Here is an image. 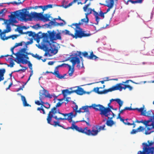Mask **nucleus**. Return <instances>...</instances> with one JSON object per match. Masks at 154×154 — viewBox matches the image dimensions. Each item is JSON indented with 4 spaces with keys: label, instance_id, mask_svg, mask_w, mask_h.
Instances as JSON below:
<instances>
[{
    "label": "nucleus",
    "instance_id": "24",
    "mask_svg": "<svg viewBox=\"0 0 154 154\" xmlns=\"http://www.w3.org/2000/svg\"><path fill=\"white\" fill-rule=\"evenodd\" d=\"M62 94L63 95L64 97H66L68 94H70L73 93V90L69 91L68 89H66L62 91Z\"/></svg>",
    "mask_w": 154,
    "mask_h": 154
},
{
    "label": "nucleus",
    "instance_id": "37",
    "mask_svg": "<svg viewBox=\"0 0 154 154\" xmlns=\"http://www.w3.org/2000/svg\"><path fill=\"white\" fill-rule=\"evenodd\" d=\"M81 22L83 23V24L84 23H85V24L88 23L89 22V19L88 18V16H87V18L85 16V18L82 19L81 20Z\"/></svg>",
    "mask_w": 154,
    "mask_h": 154
},
{
    "label": "nucleus",
    "instance_id": "43",
    "mask_svg": "<svg viewBox=\"0 0 154 154\" xmlns=\"http://www.w3.org/2000/svg\"><path fill=\"white\" fill-rule=\"evenodd\" d=\"M137 132H140L144 130V128L142 126H140L137 129Z\"/></svg>",
    "mask_w": 154,
    "mask_h": 154
},
{
    "label": "nucleus",
    "instance_id": "38",
    "mask_svg": "<svg viewBox=\"0 0 154 154\" xmlns=\"http://www.w3.org/2000/svg\"><path fill=\"white\" fill-rule=\"evenodd\" d=\"M6 21L8 23H11V24L13 26L15 25L14 23H16L17 22V20H6Z\"/></svg>",
    "mask_w": 154,
    "mask_h": 154
},
{
    "label": "nucleus",
    "instance_id": "41",
    "mask_svg": "<svg viewBox=\"0 0 154 154\" xmlns=\"http://www.w3.org/2000/svg\"><path fill=\"white\" fill-rule=\"evenodd\" d=\"M32 56L33 57H34L36 58L37 59L40 60L41 59L42 57L39 56L37 54H32Z\"/></svg>",
    "mask_w": 154,
    "mask_h": 154
},
{
    "label": "nucleus",
    "instance_id": "57",
    "mask_svg": "<svg viewBox=\"0 0 154 154\" xmlns=\"http://www.w3.org/2000/svg\"><path fill=\"white\" fill-rule=\"evenodd\" d=\"M32 8L34 9H37L38 8H42L43 9V6H35V7H32Z\"/></svg>",
    "mask_w": 154,
    "mask_h": 154
},
{
    "label": "nucleus",
    "instance_id": "8",
    "mask_svg": "<svg viewBox=\"0 0 154 154\" xmlns=\"http://www.w3.org/2000/svg\"><path fill=\"white\" fill-rule=\"evenodd\" d=\"M74 30V34H73V35H72L73 38L75 39L78 38H82L83 37H89L91 35L90 33H86V31L83 30L82 28L75 29Z\"/></svg>",
    "mask_w": 154,
    "mask_h": 154
},
{
    "label": "nucleus",
    "instance_id": "27",
    "mask_svg": "<svg viewBox=\"0 0 154 154\" xmlns=\"http://www.w3.org/2000/svg\"><path fill=\"white\" fill-rule=\"evenodd\" d=\"M5 72V69H0V82L4 79V74Z\"/></svg>",
    "mask_w": 154,
    "mask_h": 154
},
{
    "label": "nucleus",
    "instance_id": "2",
    "mask_svg": "<svg viewBox=\"0 0 154 154\" xmlns=\"http://www.w3.org/2000/svg\"><path fill=\"white\" fill-rule=\"evenodd\" d=\"M14 14H11V16L14 18L15 17H19L22 20L25 21L28 20L31 21L33 18L41 20L42 13H37L35 12L31 13V14H29V11H27L26 9H23L22 10L16 11L14 12Z\"/></svg>",
    "mask_w": 154,
    "mask_h": 154
},
{
    "label": "nucleus",
    "instance_id": "23",
    "mask_svg": "<svg viewBox=\"0 0 154 154\" xmlns=\"http://www.w3.org/2000/svg\"><path fill=\"white\" fill-rule=\"evenodd\" d=\"M20 95H21V100L23 102V106H31V105L27 103L25 97L20 94Z\"/></svg>",
    "mask_w": 154,
    "mask_h": 154
},
{
    "label": "nucleus",
    "instance_id": "33",
    "mask_svg": "<svg viewBox=\"0 0 154 154\" xmlns=\"http://www.w3.org/2000/svg\"><path fill=\"white\" fill-rule=\"evenodd\" d=\"M62 32L64 35L71 36L72 37V35H73V34L70 33L69 31L68 30L65 29L64 30L62 31Z\"/></svg>",
    "mask_w": 154,
    "mask_h": 154
},
{
    "label": "nucleus",
    "instance_id": "16",
    "mask_svg": "<svg viewBox=\"0 0 154 154\" xmlns=\"http://www.w3.org/2000/svg\"><path fill=\"white\" fill-rule=\"evenodd\" d=\"M112 112L109 107L105 108L103 106V109L101 110V112H100V114L101 115H103L106 117H108L109 116H110V112Z\"/></svg>",
    "mask_w": 154,
    "mask_h": 154
},
{
    "label": "nucleus",
    "instance_id": "31",
    "mask_svg": "<svg viewBox=\"0 0 154 154\" xmlns=\"http://www.w3.org/2000/svg\"><path fill=\"white\" fill-rule=\"evenodd\" d=\"M54 75L57 77L58 78L60 79H62L64 78V76H62V75L59 74V73L58 71L55 72L54 73Z\"/></svg>",
    "mask_w": 154,
    "mask_h": 154
},
{
    "label": "nucleus",
    "instance_id": "64",
    "mask_svg": "<svg viewBox=\"0 0 154 154\" xmlns=\"http://www.w3.org/2000/svg\"><path fill=\"white\" fill-rule=\"evenodd\" d=\"M127 88H128L129 90L130 91L132 89V87L129 85H127Z\"/></svg>",
    "mask_w": 154,
    "mask_h": 154
},
{
    "label": "nucleus",
    "instance_id": "44",
    "mask_svg": "<svg viewBox=\"0 0 154 154\" xmlns=\"http://www.w3.org/2000/svg\"><path fill=\"white\" fill-rule=\"evenodd\" d=\"M91 5V2H90L88 4L85 5L83 7V9L84 11H85L88 8V7Z\"/></svg>",
    "mask_w": 154,
    "mask_h": 154
},
{
    "label": "nucleus",
    "instance_id": "22",
    "mask_svg": "<svg viewBox=\"0 0 154 154\" xmlns=\"http://www.w3.org/2000/svg\"><path fill=\"white\" fill-rule=\"evenodd\" d=\"M78 106L77 105L75 104V107L73 108V111L70 112L72 113V115L71 116L72 119V118L73 117H75V116H76L77 112L79 113V110H78Z\"/></svg>",
    "mask_w": 154,
    "mask_h": 154
},
{
    "label": "nucleus",
    "instance_id": "52",
    "mask_svg": "<svg viewBox=\"0 0 154 154\" xmlns=\"http://www.w3.org/2000/svg\"><path fill=\"white\" fill-rule=\"evenodd\" d=\"M112 113V115H111V116L110 115V116H109L108 117V118L109 119H111L113 117H114V116H115V115L112 112H111Z\"/></svg>",
    "mask_w": 154,
    "mask_h": 154
},
{
    "label": "nucleus",
    "instance_id": "49",
    "mask_svg": "<svg viewBox=\"0 0 154 154\" xmlns=\"http://www.w3.org/2000/svg\"><path fill=\"white\" fill-rule=\"evenodd\" d=\"M7 11V10L5 8H4L2 9L0 11V14H4Z\"/></svg>",
    "mask_w": 154,
    "mask_h": 154
},
{
    "label": "nucleus",
    "instance_id": "56",
    "mask_svg": "<svg viewBox=\"0 0 154 154\" xmlns=\"http://www.w3.org/2000/svg\"><path fill=\"white\" fill-rule=\"evenodd\" d=\"M41 103H42L40 100H37L35 101V103L38 106H40L41 105Z\"/></svg>",
    "mask_w": 154,
    "mask_h": 154
},
{
    "label": "nucleus",
    "instance_id": "50",
    "mask_svg": "<svg viewBox=\"0 0 154 154\" xmlns=\"http://www.w3.org/2000/svg\"><path fill=\"white\" fill-rule=\"evenodd\" d=\"M137 130L136 129H133L130 132L131 134H136V133H137Z\"/></svg>",
    "mask_w": 154,
    "mask_h": 154
},
{
    "label": "nucleus",
    "instance_id": "48",
    "mask_svg": "<svg viewBox=\"0 0 154 154\" xmlns=\"http://www.w3.org/2000/svg\"><path fill=\"white\" fill-rule=\"evenodd\" d=\"M23 45V42H21L20 43H16L14 46L15 48L19 46H22Z\"/></svg>",
    "mask_w": 154,
    "mask_h": 154
},
{
    "label": "nucleus",
    "instance_id": "39",
    "mask_svg": "<svg viewBox=\"0 0 154 154\" xmlns=\"http://www.w3.org/2000/svg\"><path fill=\"white\" fill-rule=\"evenodd\" d=\"M24 0L22 2H17L15 1L10 2L9 3H7L8 5H9L10 4H16L17 5H19L20 4H22L24 2Z\"/></svg>",
    "mask_w": 154,
    "mask_h": 154
},
{
    "label": "nucleus",
    "instance_id": "25",
    "mask_svg": "<svg viewBox=\"0 0 154 154\" xmlns=\"http://www.w3.org/2000/svg\"><path fill=\"white\" fill-rule=\"evenodd\" d=\"M50 15H48V14H45L44 15H42L41 20L44 21H50L49 18L50 17Z\"/></svg>",
    "mask_w": 154,
    "mask_h": 154
},
{
    "label": "nucleus",
    "instance_id": "18",
    "mask_svg": "<svg viewBox=\"0 0 154 154\" xmlns=\"http://www.w3.org/2000/svg\"><path fill=\"white\" fill-rule=\"evenodd\" d=\"M89 108H92L96 111H100L101 112V110L103 109V106L100 104H93L91 106H89Z\"/></svg>",
    "mask_w": 154,
    "mask_h": 154
},
{
    "label": "nucleus",
    "instance_id": "3",
    "mask_svg": "<svg viewBox=\"0 0 154 154\" xmlns=\"http://www.w3.org/2000/svg\"><path fill=\"white\" fill-rule=\"evenodd\" d=\"M41 38H43L44 42L48 44L50 47V48L48 47H45L46 50L48 52H50L51 54L55 55L58 52L57 48L54 44H53L51 43L49 39V34L48 33H42L40 32L38 33V37L37 40H36L38 43L39 42L40 39Z\"/></svg>",
    "mask_w": 154,
    "mask_h": 154
},
{
    "label": "nucleus",
    "instance_id": "42",
    "mask_svg": "<svg viewBox=\"0 0 154 154\" xmlns=\"http://www.w3.org/2000/svg\"><path fill=\"white\" fill-rule=\"evenodd\" d=\"M106 12L103 13L101 11H100L99 12V16L100 15L103 19L105 17L104 14H106Z\"/></svg>",
    "mask_w": 154,
    "mask_h": 154
},
{
    "label": "nucleus",
    "instance_id": "13",
    "mask_svg": "<svg viewBox=\"0 0 154 154\" xmlns=\"http://www.w3.org/2000/svg\"><path fill=\"white\" fill-rule=\"evenodd\" d=\"M84 11L86 12V13H85V15L87 18L88 15L91 14L92 13V12L93 11V12L94 15L95 17L96 21L97 22L96 24H98L100 18L99 17L98 13L95 11L94 9H92L91 8H88L86 10V11Z\"/></svg>",
    "mask_w": 154,
    "mask_h": 154
},
{
    "label": "nucleus",
    "instance_id": "17",
    "mask_svg": "<svg viewBox=\"0 0 154 154\" xmlns=\"http://www.w3.org/2000/svg\"><path fill=\"white\" fill-rule=\"evenodd\" d=\"M70 61L72 63V68L73 69H74L75 65L76 63L79 64L80 62V59L77 57V55L71 57Z\"/></svg>",
    "mask_w": 154,
    "mask_h": 154
},
{
    "label": "nucleus",
    "instance_id": "28",
    "mask_svg": "<svg viewBox=\"0 0 154 154\" xmlns=\"http://www.w3.org/2000/svg\"><path fill=\"white\" fill-rule=\"evenodd\" d=\"M106 6L112 7L114 4V0H107L106 1Z\"/></svg>",
    "mask_w": 154,
    "mask_h": 154
},
{
    "label": "nucleus",
    "instance_id": "26",
    "mask_svg": "<svg viewBox=\"0 0 154 154\" xmlns=\"http://www.w3.org/2000/svg\"><path fill=\"white\" fill-rule=\"evenodd\" d=\"M67 66L69 67L68 73L69 76H72L74 72V69L72 68V66L68 64Z\"/></svg>",
    "mask_w": 154,
    "mask_h": 154
},
{
    "label": "nucleus",
    "instance_id": "7",
    "mask_svg": "<svg viewBox=\"0 0 154 154\" xmlns=\"http://www.w3.org/2000/svg\"><path fill=\"white\" fill-rule=\"evenodd\" d=\"M47 97L51 98L52 97V95L50 94L48 91L44 89L42 90H41L39 92V99L41 102L42 103L41 107L45 108V102H44L43 100L45 98Z\"/></svg>",
    "mask_w": 154,
    "mask_h": 154
},
{
    "label": "nucleus",
    "instance_id": "59",
    "mask_svg": "<svg viewBox=\"0 0 154 154\" xmlns=\"http://www.w3.org/2000/svg\"><path fill=\"white\" fill-rule=\"evenodd\" d=\"M28 66L30 69V70H32V65L29 61L28 62Z\"/></svg>",
    "mask_w": 154,
    "mask_h": 154
},
{
    "label": "nucleus",
    "instance_id": "6",
    "mask_svg": "<svg viewBox=\"0 0 154 154\" xmlns=\"http://www.w3.org/2000/svg\"><path fill=\"white\" fill-rule=\"evenodd\" d=\"M149 119L147 120H142L139 121L136 120L134 122L138 123H143L146 126V129L145 134L146 135H148L154 132V117L149 118Z\"/></svg>",
    "mask_w": 154,
    "mask_h": 154
},
{
    "label": "nucleus",
    "instance_id": "54",
    "mask_svg": "<svg viewBox=\"0 0 154 154\" xmlns=\"http://www.w3.org/2000/svg\"><path fill=\"white\" fill-rule=\"evenodd\" d=\"M73 3L72 2L70 3L68 5H65V6H64V5H63V7L65 8H66L69 7H70V6L72 5L73 4Z\"/></svg>",
    "mask_w": 154,
    "mask_h": 154
},
{
    "label": "nucleus",
    "instance_id": "62",
    "mask_svg": "<svg viewBox=\"0 0 154 154\" xmlns=\"http://www.w3.org/2000/svg\"><path fill=\"white\" fill-rule=\"evenodd\" d=\"M68 65V64L63 63L61 65H59V66L60 67H62V66L66 67V66H67Z\"/></svg>",
    "mask_w": 154,
    "mask_h": 154
},
{
    "label": "nucleus",
    "instance_id": "19",
    "mask_svg": "<svg viewBox=\"0 0 154 154\" xmlns=\"http://www.w3.org/2000/svg\"><path fill=\"white\" fill-rule=\"evenodd\" d=\"M75 93L79 95H82L86 93V92L84 91L83 89L82 88L78 87L77 89L73 90V93Z\"/></svg>",
    "mask_w": 154,
    "mask_h": 154
},
{
    "label": "nucleus",
    "instance_id": "40",
    "mask_svg": "<svg viewBox=\"0 0 154 154\" xmlns=\"http://www.w3.org/2000/svg\"><path fill=\"white\" fill-rule=\"evenodd\" d=\"M52 8V5L49 4L48 5H45L44 7H43V11H44L47 9L48 8Z\"/></svg>",
    "mask_w": 154,
    "mask_h": 154
},
{
    "label": "nucleus",
    "instance_id": "51",
    "mask_svg": "<svg viewBox=\"0 0 154 154\" xmlns=\"http://www.w3.org/2000/svg\"><path fill=\"white\" fill-rule=\"evenodd\" d=\"M45 108L49 109L50 108V105L47 102H45Z\"/></svg>",
    "mask_w": 154,
    "mask_h": 154
},
{
    "label": "nucleus",
    "instance_id": "15",
    "mask_svg": "<svg viewBox=\"0 0 154 154\" xmlns=\"http://www.w3.org/2000/svg\"><path fill=\"white\" fill-rule=\"evenodd\" d=\"M82 54L84 57H87L88 59H96L98 58L94 54L93 52L92 51L91 52L89 56L88 55V53L86 51L82 52Z\"/></svg>",
    "mask_w": 154,
    "mask_h": 154
},
{
    "label": "nucleus",
    "instance_id": "21",
    "mask_svg": "<svg viewBox=\"0 0 154 154\" xmlns=\"http://www.w3.org/2000/svg\"><path fill=\"white\" fill-rule=\"evenodd\" d=\"M88 108H89V106H88L82 107L79 110V113L86 112V113H87V112H89L88 109Z\"/></svg>",
    "mask_w": 154,
    "mask_h": 154
},
{
    "label": "nucleus",
    "instance_id": "34",
    "mask_svg": "<svg viewBox=\"0 0 154 154\" xmlns=\"http://www.w3.org/2000/svg\"><path fill=\"white\" fill-rule=\"evenodd\" d=\"M82 24H83V23L81 22H79L78 23H73L71 26H75V29H79V28H81L80 26Z\"/></svg>",
    "mask_w": 154,
    "mask_h": 154
},
{
    "label": "nucleus",
    "instance_id": "36",
    "mask_svg": "<svg viewBox=\"0 0 154 154\" xmlns=\"http://www.w3.org/2000/svg\"><path fill=\"white\" fill-rule=\"evenodd\" d=\"M57 39L61 40V33L60 32H58L56 33V35L55 36V40Z\"/></svg>",
    "mask_w": 154,
    "mask_h": 154
},
{
    "label": "nucleus",
    "instance_id": "53",
    "mask_svg": "<svg viewBox=\"0 0 154 154\" xmlns=\"http://www.w3.org/2000/svg\"><path fill=\"white\" fill-rule=\"evenodd\" d=\"M26 48H22L19 51H18V52H20V53L21 52L25 53L26 51Z\"/></svg>",
    "mask_w": 154,
    "mask_h": 154
},
{
    "label": "nucleus",
    "instance_id": "4",
    "mask_svg": "<svg viewBox=\"0 0 154 154\" xmlns=\"http://www.w3.org/2000/svg\"><path fill=\"white\" fill-rule=\"evenodd\" d=\"M69 115H68V116H67L66 117H65L64 118H58L57 116H55V114H51L53 116L51 118V119H50L48 120V114L47 118V123L55 127L57 126L61 127L63 129H65L63 126L60 125V122L59 121L60 120H68L69 122H71L72 121L71 116L72 115V113H69Z\"/></svg>",
    "mask_w": 154,
    "mask_h": 154
},
{
    "label": "nucleus",
    "instance_id": "5",
    "mask_svg": "<svg viewBox=\"0 0 154 154\" xmlns=\"http://www.w3.org/2000/svg\"><path fill=\"white\" fill-rule=\"evenodd\" d=\"M129 81L132 82V81L131 80H127L125 82H123L122 83L117 84L109 88L104 90L101 91H99V88L98 87L95 88L94 89V91L99 94H106L108 92H112L117 90H119L121 91L122 89L125 90L127 88V85H124L123 83H127Z\"/></svg>",
    "mask_w": 154,
    "mask_h": 154
},
{
    "label": "nucleus",
    "instance_id": "32",
    "mask_svg": "<svg viewBox=\"0 0 154 154\" xmlns=\"http://www.w3.org/2000/svg\"><path fill=\"white\" fill-rule=\"evenodd\" d=\"M116 102L118 104L119 106V110H120L121 108V107L122 106L123 102L119 98H117V100Z\"/></svg>",
    "mask_w": 154,
    "mask_h": 154
},
{
    "label": "nucleus",
    "instance_id": "29",
    "mask_svg": "<svg viewBox=\"0 0 154 154\" xmlns=\"http://www.w3.org/2000/svg\"><path fill=\"white\" fill-rule=\"evenodd\" d=\"M28 35L29 36H32L33 37H36V39L37 40L38 37V33L36 34L35 32H32L31 31H28Z\"/></svg>",
    "mask_w": 154,
    "mask_h": 154
},
{
    "label": "nucleus",
    "instance_id": "46",
    "mask_svg": "<svg viewBox=\"0 0 154 154\" xmlns=\"http://www.w3.org/2000/svg\"><path fill=\"white\" fill-rule=\"evenodd\" d=\"M24 69H20L17 70L15 71H14V72H20V71H22L23 72H25L26 69H27V67H24Z\"/></svg>",
    "mask_w": 154,
    "mask_h": 154
},
{
    "label": "nucleus",
    "instance_id": "1",
    "mask_svg": "<svg viewBox=\"0 0 154 154\" xmlns=\"http://www.w3.org/2000/svg\"><path fill=\"white\" fill-rule=\"evenodd\" d=\"M105 125L102 126H99L98 125H96L93 127L92 130L90 129H88V128L87 127L84 128L78 127L76 125L75 122L73 121L72 122V125L70 127H68L65 129H71L72 130H75L78 132L83 134H85L88 136H95L97 135L98 133L101 130H105Z\"/></svg>",
    "mask_w": 154,
    "mask_h": 154
},
{
    "label": "nucleus",
    "instance_id": "10",
    "mask_svg": "<svg viewBox=\"0 0 154 154\" xmlns=\"http://www.w3.org/2000/svg\"><path fill=\"white\" fill-rule=\"evenodd\" d=\"M62 104V103H61L60 102H58L55 107H53L51 109V110L49 112L48 114V120L50 119L53 116L51 114H56L57 113H58L59 114H61L63 115L64 117H66L67 116L69 115V113H61L59 109H57V107L60 106Z\"/></svg>",
    "mask_w": 154,
    "mask_h": 154
},
{
    "label": "nucleus",
    "instance_id": "14",
    "mask_svg": "<svg viewBox=\"0 0 154 154\" xmlns=\"http://www.w3.org/2000/svg\"><path fill=\"white\" fill-rule=\"evenodd\" d=\"M89 115L90 112H87V113H86L85 116V117L83 118V119L79 121V122H85L86 123L87 125L88 126H91L90 124V120L89 119ZM79 121L76 122H77Z\"/></svg>",
    "mask_w": 154,
    "mask_h": 154
},
{
    "label": "nucleus",
    "instance_id": "20",
    "mask_svg": "<svg viewBox=\"0 0 154 154\" xmlns=\"http://www.w3.org/2000/svg\"><path fill=\"white\" fill-rule=\"evenodd\" d=\"M47 32L49 34L50 42L51 41L55 40L56 32L53 30L52 32L48 31Z\"/></svg>",
    "mask_w": 154,
    "mask_h": 154
},
{
    "label": "nucleus",
    "instance_id": "60",
    "mask_svg": "<svg viewBox=\"0 0 154 154\" xmlns=\"http://www.w3.org/2000/svg\"><path fill=\"white\" fill-rule=\"evenodd\" d=\"M58 20H61V21H63V22H65V23H64V24H66V23L65 22V21L63 20L60 17V16H58V18H54V19H53V20H54L55 21L56 20H58Z\"/></svg>",
    "mask_w": 154,
    "mask_h": 154
},
{
    "label": "nucleus",
    "instance_id": "9",
    "mask_svg": "<svg viewBox=\"0 0 154 154\" xmlns=\"http://www.w3.org/2000/svg\"><path fill=\"white\" fill-rule=\"evenodd\" d=\"M4 23L6 25V29H4L2 32V30L0 29V38L3 40H6L11 38V36L5 37V34L10 32L11 30V27L10 26L11 23H8L6 21Z\"/></svg>",
    "mask_w": 154,
    "mask_h": 154
},
{
    "label": "nucleus",
    "instance_id": "63",
    "mask_svg": "<svg viewBox=\"0 0 154 154\" xmlns=\"http://www.w3.org/2000/svg\"><path fill=\"white\" fill-rule=\"evenodd\" d=\"M128 2H131L132 4H134L137 3V1H133L132 0H128Z\"/></svg>",
    "mask_w": 154,
    "mask_h": 154
},
{
    "label": "nucleus",
    "instance_id": "35",
    "mask_svg": "<svg viewBox=\"0 0 154 154\" xmlns=\"http://www.w3.org/2000/svg\"><path fill=\"white\" fill-rule=\"evenodd\" d=\"M114 123L113 120H108L106 122V124L108 126L111 127L114 124Z\"/></svg>",
    "mask_w": 154,
    "mask_h": 154
},
{
    "label": "nucleus",
    "instance_id": "58",
    "mask_svg": "<svg viewBox=\"0 0 154 154\" xmlns=\"http://www.w3.org/2000/svg\"><path fill=\"white\" fill-rule=\"evenodd\" d=\"M18 35H12L11 36V38L12 39H14L15 38H16L18 36Z\"/></svg>",
    "mask_w": 154,
    "mask_h": 154
},
{
    "label": "nucleus",
    "instance_id": "55",
    "mask_svg": "<svg viewBox=\"0 0 154 154\" xmlns=\"http://www.w3.org/2000/svg\"><path fill=\"white\" fill-rule=\"evenodd\" d=\"M125 110H134V109H133L131 108V107H126L124 108Z\"/></svg>",
    "mask_w": 154,
    "mask_h": 154
},
{
    "label": "nucleus",
    "instance_id": "47",
    "mask_svg": "<svg viewBox=\"0 0 154 154\" xmlns=\"http://www.w3.org/2000/svg\"><path fill=\"white\" fill-rule=\"evenodd\" d=\"M32 27V28L37 29H38V28L41 27V26H40L39 24H37L33 26Z\"/></svg>",
    "mask_w": 154,
    "mask_h": 154
},
{
    "label": "nucleus",
    "instance_id": "45",
    "mask_svg": "<svg viewBox=\"0 0 154 154\" xmlns=\"http://www.w3.org/2000/svg\"><path fill=\"white\" fill-rule=\"evenodd\" d=\"M15 64L13 60H11L10 62V64H7V66L8 67L10 66L11 67H13L14 65Z\"/></svg>",
    "mask_w": 154,
    "mask_h": 154
},
{
    "label": "nucleus",
    "instance_id": "12",
    "mask_svg": "<svg viewBox=\"0 0 154 154\" xmlns=\"http://www.w3.org/2000/svg\"><path fill=\"white\" fill-rule=\"evenodd\" d=\"M134 110H136L139 112H141V115L142 116H146L149 118H151L154 117V113L151 110L146 112V110H144V106L140 108H134Z\"/></svg>",
    "mask_w": 154,
    "mask_h": 154
},
{
    "label": "nucleus",
    "instance_id": "11",
    "mask_svg": "<svg viewBox=\"0 0 154 154\" xmlns=\"http://www.w3.org/2000/svg\"><path fill=\"white\" fill-rule=\"evenodd\" d=\"M15 56H16L18 62L16 60H14V61L18 63L21 62L22 63L24 64H26L28 62V61L27 60H29V58L27 55L20 53V52H17L16 53Z\"/></svg>",
    "mask_w": 154,
    "mask_h": 154
},
{
    "label": "nucleus",
    "instance_id": "61",
    "mask_svg": "<svg viewBox=\"0 0 154 154\" xmlns=\"http://www.w3.org/2000/svg\"><path fill=\"white\" fill-rule=\"evenodd\" d=\"M15 48V46H13V47H12L11 49V52H12V54H14V55H15V54H16V53H14V48Z\"/></svg>",
    "mask_w": 154,
    "mask_h": 154
},
{
    "label": "nucleus",
    "instance_id": "30",
    "mask_svg": "<svg viewBox=\"0 0 154 154\" xmlns=\"http://www.w3.org/2000/svg\"><path fill=\"white\" fill-rule=\"evenodd\" d=\"M128 120V119H126L125 120V121L124 122V123L125 125H133V128H134L135 127L136 125L134 123V121H133V122L132 123H131L129 122H128L127 120Z\"/></svg>",
    "mask_w": 154,
    "mask_h": 154
}]
</instances>
